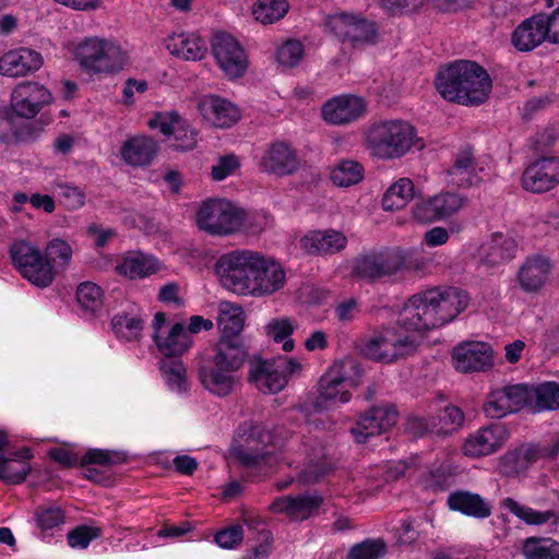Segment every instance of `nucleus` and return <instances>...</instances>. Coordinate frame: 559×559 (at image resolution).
Segmentation results:
<instances>
[{
  "label": "nucleus",
  "mask_w": 559,
  "mask_h": 559,
  "mask_svg": "<svg viewBox=\"0 0 559 559\" xmlns=\"http://www.w3.org/2000/svg\"><path fill=\"white\" fill-rule=\"evenodd\" d=\"M12 264L21 276L38 288L52 284L56 271L48 258L33 243L15 241L10 248Z\"/></svg>",
  "instance_id": "obj_12"
},
{
  "label": "nucleus",
  "mask_w": 559,
  "mask_h": 559,
  "mask_svg": "<svg viewBox=\"0 0 559 559\" xmlns=\"http://www.w3.org/2000/svg\"><path fill=\"white\" fill-rule=\"evenodd\" d=\"M509 439V431L501 423H492L469 433L462 444V453L478 459L498 452Z\"/></svg>",
  "instance_id": "obj_17"
},
{
  "label": "nucleus",
  "mask_w": 559,
  "mask_h": 559,
  "mask_svg": "<svg viewBox=\"0 0 559 559\" xmlns=\"http://www.w3.org/2000/svg\"><path fill=\"white\" fill-rule=\"evenodd\" d=\"M243 539V528L240 524H234L216 533L215 543L225 549H233Z\"/></svg>",
  "instance_id": "obj_63"
},
{
  "label": "nucleus",
  "mask_w": 559,
  "mask_h": 559,
  "mask_svg": "<svg viewBox=\"0 0 559 559\" xmlns=\"http://www.w3.org/2000/svg\"><path fill=\"white\" fill-rule=\"evenodd\" d=\"M521 554L524 559H559V542L551 537H527Z\"/></svg>",
  "instance_id": "obj_42"
},
{
  "label": "nucleus",
  "mask_w": 559,
  "mask_h": 559,
  "mask_svg": "<svg viewBox=\"0 0 559 559\" xmlns=\"http://www.w3.org/2000/svg\"><path fill=\"white\" fill-rule=\"evenodd\" d=\"M366 110L365 100L355 95H340L322 107L324 120L331 124H345L360 118Z\"/></svg>",
  "instance_id": "obj_27"
},
{
  "label": "nucleus",
  "mask_w": 559,
  "mask_h": 559,
  "mask_svg": "<svg viewBox=\"0 0 559 559\" xmlns=\"http://www.w3.org/2000/svg\"><path fill=\"white\" fill-rule=\"evenodd\" d=\"M72 53L88 75H114L129 62L128 51L117 40L97 36L79 41Z\"/></svg>",
  "instance_id": "obj_8"
},
{
  "label": "nucleus",
  "mask_w": 559,
  "mask_h": 559,
  "mask_svg": "<svg viewBox=\"0 0 559 559\" xmlns=\"http://www.w3.org/2000/svg\"><path fill=\"white\" fill-rule=\"evenodd\" d=\"M51 100V93L43 84L35 81H25L19 83L12 90L10 108L15 116L32 119Z\"/></svg>",
  "instance_id": "obj_15"
},
{
  "label": "nucleus",
  "mask_w": 559,
  "mask_h": 559,
  "mask_svg": "<svg viewBox=\"0 0 559 559\" xmlns=\"http://www.w3.org/2000/svg\"><path fill=\"white\" fill-rule=\"evenodd\" d=\"M72 248L67 241L56 238L48 242L45 255L51 264L67 265L72 258Z\"/></svg>",
  "instance_id": "obj_61"
},
{
  "label": "nucleus",
  "mask_w": 559,
  "mask_h": 559,
  "mask_svg": "<svg viewBox=\"0 0 559 559\" xmlns=\"http://www.w3.org/2000/svg\"><path fill=\"white\" fill-rule=\"evenodd\" d=\"M296 324L288 317H278L271 319L264 325L265 335L276 344H282V349L290 353L295 348V342L292 338Z\"/></svg>",
  "instance_id": "obj_41"
},
{
  "label": "nucleus",
  "mask_w": 559,
  "mask_h": 559,
  "mask_svg": "<svg viewBox=\"0 0 559 559\" xmlns=\"http://www.w3.org/2000/svg\"><path fill=\"white\" fill-rule=\"evenodd\" d=\"M530 385L513 384L491 390L483 405L489 418H502L530 405Z\"/></svg>",
  "instance_id": "obj_14"
},
{
  "label": "nucleus",
  "mask_w": 559,
  "mask_h": 559,
  "mask_svg": "<svg viewBox=\"0 0 559 559\" xmlns=\"http://www.w3.org/2000/svg\"><path fill=\"white\" fill-rule=\"evenodd\" d=\"M198 109L209 124L219 129L230 128L241 118L240 110L235 104L217 95L201 97Z\"/></svg>",
  "instance_id": "obj_23"
},
{
  "label": "nucleus",
  "mask_w": 559,
  "mask_h": 559,
  "mask_svg": "<svg viewBox=\"0 0 559 559\" xmlns=\"http://www.w3.org/2000/svg\"><path fill=\"white\" fill-rule=\"evenodd\" d=\"M247 359V350L238 338H219L201 356L198 376L202 386L212 395L225 397L239 382V371Z\"/></svg>",
  "instance_id": "obj_3"
},
{
  "label": "nucleus",
  "mask_w": 559,
  "mask_h": 559,
  "mask_svg": "<svg viewBox=\"0 0 559 559\" xmlns=\"http://www.w3.org/2000/svg\"><path fill=\"white\" fill-rule=\"evenodd\" d=\"M152 326L154 343L157 349L167 357L180 356L192 345V337L183 324L175 323L168 328L164 312L155 313Z\"/></svg>",
  "instance_id": "obj_18"
},
{
  "label": "nucleus",
  "mask_w": 559,
  "mask_h": 559,
  "mask_svg": "<svg viewBox=\"0 0 559 559\" xmlns=\"http://www.w3.org/2000/svg\"><path fill=\"white\" fill-rule=\"evenodd\" d=\"M217 324L222 331L221 338H235L245 325V312L240 306L229 301L218 305Z\"/></svg>",
  "instance_id": "obj_39"
},
{
  "label": "nucleus",
  "mask_w": 559,
  "mask_h": 559,
  "mask_svg": "<svg viewBox=\"0 0 559 559\" xmlns=\"http://www.w3.org/2000/svg\"><path fill=\"white\" fill-rule=\"evenodd\" d=\"M240 167V159L235 154L219 156L211 168V177L215 181H222L233 176Z\"/></svg>",
  "instance_id": "obj_59"
},
{
  "label": "nucleus",
  "mask_w": 559,
  "mask_h": 559,
  "mask_svg": "<svg viewBox=\"0 0 559 559\" xmlns=\"http://www.w3.org/2000/svg\"><path fill=\"white\" fill-rule=\"evenodd\" d=\"M408 331L385 328L367 340L361 350L368 358L385 364L406 357L417 348V341Z\"/></svg>",
  "instance_id": "obj_13"
},
{
  "label": "nucleus",
  "mask_w": 559,
  "mask_h": 559,
  "mask_svg": "<svg viewBox=\"0 0 559 559\" xmlns=\"http://www.w3.org/2000/svg\"><path fill=\"white\" fill-rule=\"evenodd\" d=\"M182 120L180 115L175 110L159 111L148 120L147 126L153 130L158 129L160 133L166 136H171Z\"/></svg>",
  "instance_id": "obj_58"
},
{
  "label": "nucleus",
  "mask_w": 559,
  "mask_h": 559,
  "mask_svg": "<svg viewBox=\"0 0 559 559\" xmlns=\"http://www.w3.org/2000/svg\"><path fill=\"white\" fill-rule=\"evenodd\" d=\"M379 39L376 23L355 14L348 43L354 46L374 45Z\"/></svg>",
  "instance_id": "obj_49"
},
{
  "label": "nucleus",
  "mask_w": 559,
  "mask_h": 559,
  "mask_svg": "<svg viewBox=\"0 0 559 559\" xmlns=\"http://www.w3.org/2000/svg\"><path fill=\"white\" fill-rule=\"evenodd\" d=\"M451 360L453 368L459 372H486L493 366V352L485 342H462L453 348Z\"/></svg>",
  "instance_id": "obj_16"
},
{
  "label": "nucleus",
  "mask_w": 559,
  "mask_h": 559,
  "mask_svg": "<svg viewBox=\"0 0 559 559\" xmlns=\"http://www.w3.org/2000/svg\"><path fill=\"white\" fill-rule=\"evenodd\" d=\"M435 195L440 221H447L456 215L466 204V199L456 192L441 191Z\"/></svg>",
  "instance_id": "obj_52"
},
{
  "label": "nucleus",
  "mask_w": 559,
  "mask_h": 559,
  "mask_svg": "<svg viewBox=\"0 0 559 559\" xmlns=\"http://www.w3.org/2000/svg\"><path fill=\"white\" fill-rule=\"evenodd\" d=\"M167 50L183 60H201L207 51L205 39L193 33L171 34L166 39Z\"/></svg>",
  "instance_id": "obj_33"
},
{
  "label": "nucleus",
  "mask_w": 559,
  "mask_h": 559,
  "mask_svg": "<svg viewBox=\"0 0 559 559\" xmlns=\"http://www.w3.org/2000/svg\"><path fill=\"white\" fill-rule=\"evenodd\" d=\"M364 175L365 168L361 164L353 159H342L332 167L330 178L335 186L347 188L359 183Z\"/></svg>",
  "instance_id": "obj_44"
},
{
  "label": "nucleus",
  "mask_w": 559,
  "mask_h": 559,
  "mask_svg": "<svg viewBox=\"0 0 559 559\" xmlns=\"http://www.w3.org/2000/svg\"><path fill=\"white\" fill-rule=\"evenodd\" d=\"M246 212L226 199H207L197 213L195 224L211 236L226 237L241 230Z\"/></svg>",
  "instance_id": "obj_10"
},
{
  "label": "nucleus",
  "mask_w": 559,
  "mask_h": 559,
  "mask_svg": "<svg viewBox=\"0 0 559 559\" xmlns=\"http://www.w3.org/2000/svg\"><path fill=\"white\" fill-rule=\"evenodd\" d=\"M298 166L296 152L283 141L272 143L261 159V167L264 171L278 176L293 174Z\"/></svg>",
  "instance_id": "obj_30"
},
{
  "label": "nucleus",
  "mask_w": 559,
  "mask_h": 559,
  "mask_svg": "<svg viewBox=\"0 0 559 559\" xmlns=\"http://www.w3.org/2000/svg\"><path fill=\"white\" fill-rule=\"evenodd\" d=\"M76 300L84 310L96 312L103 306L104 292L93 282H83L76 288Z\"/></svg>",
  "instance_id": "obj_51"
},
{
  "label": "nucleus",
  "mask_w": 559,
  "mask_h": 559,
  "mask_svg": "<svg viewBox=\"0 0 559 559\" xmlns=\"http://www.w3.org/2000/svg\"><path fill=\"white\" fill-rule=\"evenodd\" d=\"M35 521L37 526L41 530V538L45 539V532L50 531L64 522V513L60 507L41 506L35 510Z\"/></svg>",
  "instance_id": "obj_56"
},
{
  "label": "nucleus",
  "mask_w": 559,
  "mask_h": 559,
  "mask_svg": "<svg viewBox=\"0 0 559 559\" xmlns=\"http://www.w3.org/2000/svg\"><path fill=\"white\" fill-rule=\"evenodd\" d=\"M435 85L444 99L464 106H478L485 103L492 87L487 71L468 60H457L441 67Z\"/></svg>",
  "instance_id": "obj_4"
},
{
  "label": "nucleus",
  "mask_w": 559,
  "mask_h": 559,
  "mask_svg": "<svg viewBox=\"0 0 559 559\" xmlns=\"http://www.w3.org/2000/svg\"><path fill=\"white\" fill-rule=\"evenodd\" d=\"M542 17V26L546 32L547 40L550 43H559V7L551 13H539Z\"/></svg>",
  "instance_id": "obj_64"
},
{
  "label": "nucleus",
  "mask_w": 559,
  "mask_h": 559,
  "mask_svg": "<svg viewBox=\"0 0 559 559\" xmlns=\"http://www.w3.org/2000/svg\"><path fill=\"white\" fill-rule=\"evenodd\" d=\"M542 23L539 14L524 20L513 32L512 43L514 47L521 51H531L547 40Z\"/></svg>",
  "instance_id": "obj_37"
},
{
  "label": "nucleus",
  "mask_w": 559,
  "mask_h": 559,
  "mask_svg": "<svg viewBox=\"0 0 559 559\" xmlns=\"http://www.w3.org/2000/svg\"><path fill=\"white\" fill-rule=\"evenodd\" d=\"M530 405L535 402L539 409H559V383L544 382L536 386L530 385Z\"/></svg>",
  "instance_id": "obj_48"
},
{
  "label": "nucleus",
  "mask_w": 559,
  "mask_h": 559,
  "mask_svg": "<svg viewBox=\"0 0 559 559\" xmlns=\"http://www.w3.org/2000/svg\"><path fill=\"white\" fill-rule=\"evenodd\" d=\"M99 535V528L88 525H80L68 533L67 539L70 547L84 549Z\"/></svg>",
  "instance_id": "obj_60"
},
{
  "label": "nucleus",
  "mask_w": 559,
  "mask_h": 559,
  "mask_svg": "<svg viewBox=\"0 0 559 559\" xmlns=\"http://www.w3.org/2000/svg\"><path fill=\"white\" fill-rule=\"evenodd\" d=\"M415 127L403 119H384L366 131L365 145L371 156L393 160L405 156L417 143Z\"/></svg>",
  "instance_id": "obj_7"
},
{
  "label": "nucleus",
  "mask_w": 559,
  "mask_h": 559,
  "mask_svg": "<svg viewBox=\"0 0 559 559\" xmlns=\"http://www.w3.org/2000/svg\"><path fill=\"white\" fill-rule=\"evenodd\" d=\"M174 146L178 151H190L197 146L198 132L185 119L177 127L176 132L173 133Z\"/></svg>",
  "instance_id": "obj_62"
},
{
  "label": "nucleus",
  "mask_w": 559,
  "mask_h": 559,
  "mask_svg": "<svg viewBox=\"0 0 559 559\" xmlns=\"http://www.w3.org/2000/svg\"><path fill=\"white\" fill-rule=\"evenodd\" d=\"M524 190L532 193L550 191L559 183V157H543L530 164L521 178Z\"/></svg>",
  "instance_id": "obj_21"
},
{
  "label": "nucleus",
  "mask_w": 559,
  "mask_h": 559,
  "mask_svg": "<svg viewBox=\"0 0 559 559\" xmlns=\"http://www.w3.org/2000/svg\"><path fill=\"white\" fill-rule=\"evenodd\" d=\"M298 359L277 356L272 359H255L251 362L249 381L264 394H276L289 382L290 378L301 371Z\"/></svg>",
  "instance_id": "obj_11"
},
{
  "label": "nucleus",
  "mask_w": 559,
  "mask_h": 559,
  "mask_svg": "<svg viewBox=\"0 0 559 559\" xmlns=\"http://www.w3.org/2000/svg\"><path fill=\"white\" fill-rule=\"evenodd\" d=\"M305 53L304 45L298 39H288L276 50V61L283 68H294L302 59Z\"/></svg>",
  "instance_id": "obj_55"
},
{
  "label": "nucleus",
  "mask_w": 559,
  "mask_h": 559,
  "mask_svg": "<svg viewBox=\"0 0 559 559\" xmlns=\"http://www.w3.org/2000/svg\"><path fill=\"white\" fill-rule=\"evenodd\" d=\"M415 195V186L412 179L402 177L393 182L382 197L384 211H397L407 205Z\"/></svg>",
  "instance_id": "obj_40"
},
{
  "label": "nucleus",
  "mask_w": 559,
  "mask_h": 559,
  "mask_svg": "<svg viewBox=\"0 0 559 559\" xmlns=\"http://www.w3.org/2000/svg\"><path fill=\"white\" fill-rule=\"evenodd\" d=\"M551 260L543 254H533L525 259L518 272L520 287L526 293H537L549 278Z\"/></svg>",
  "instance_id": "obj_29"
},
{
  "label": "nucleus",
  "mask_w": 559,
  "mask_h": 559,
  "mask_svg": "<svg viewBox=\"0 0 559 559\" xmlns=\"http://www.w3.org/2000/svg\"><path fill=\"white\" fill-rule=\"evenodd\" d=\"M302 249L314 255H333L347 246V237L336 229L310 230L301 239Z\"/></svg>",
  "instance_id": "obj_28"
},
{
  "label": "nucleus",
  "mask_w": 559,
  "mask_h": 559,
  "mask_svg": "<svg viewBox=\"0 0 559 559\" xmlns=\"http://www.w3.org/2000/svg\"><path fill=\"white\" fill-rule=\"evenodd\" d=\"M469 296L457 287H431L408 298L399 316L405 330L427 331L452 322L468 306Z\"/></svg>",
  "instance_id": "obj_2"
},
{
  "label": "nucleus",
  "mask_w": 559,
  "mask_h": 559,
  "mask_svg": "<svg viewBox=\"0 0 559 559\" xmlns=\"http://www.w3.org/2000/svg\"><path fill=\"white\" fill-rule=\"evenodd\" d=\"M115 335L122 342H138L142 336L143 320L139 316L118 313L111 319Z\"/></svg>",
  "instance_id": "obj_45"
},
{
  "label": "nucleus",
  "mask_w": 559,
  "mask_h": 559,
  "mask_svg": "<svg viewBox=\"0 0 559 559\" xmlns=\"http://www.w3.org/2000/svg\"><path fill=\"white\" fill-rule=\"evenodd\" d=\"M411 216L419 224L440 222L436 195L418 198L411 207Z\"/></svg>",
  "instance_id": "obj_53"
},
{
  "label": "nucleus",
  "mask_w": 559,
  "mask_h": 559,
  "mask_svg": "<svg viewBox=\"0 0 559 559\" xmlns=\"http://www.w3.org/2000/svg\"><path fill=\"white\" fill-rule=\"evenodd\" d=\"M399 262L395 250L370 252L356 259L354 272L361 278L381 280L399 273Z\"/></svg>",
  "instance_id": "obj_24"
},
{
  "label": "nucleus",
  "mask_w": 559,
  "mask_h": 559,
  "mask_svg": "<svg viewBox=\"0 0 559 559\" xmlns=\"http://www.w3.org/2000/svg\"><path fill=\"white\" fill-rule=\"evenodd\" d=\"M34 457L31 448L23 447L8 455L0 454V479L9 485L22 484L32 471L29 461Z\"/></svg>",
  "instance_id": "obj_32"
},
{
  "label": "nucleus",
  "mask_w": 559,
  "mask_h": 559,
  "mask_svg": "<svg viewBox=\"0 0 559 559\" xmlns=\"http://www.w3.org/2000/svg\"><path fill=\"white\" fill-rule=\"evenodd\" d=\"M160 372L167 388L178 394H186L190 384L187 378V369L179 359H164L160 364Z\"/></svg>",
  "instance_id": "obj_43"
},
{
  "label": "nucleus",
  "mask_w": 559,
  "mask_h": 559,
  "mask_svg": "<svg viewBox=\"0 0 559 559\" xmlns=\"http://www.w3.org/2000/svg\"><path fill=\"white\" fill-rule=\"evenodd\" d=\"M399 257V272L409 271L419 275L431 274L440 264L442 254L435 253H420L416 251L405 252L395 250Z\"/></svg>",
  "instance_id": "obj_38"
},
{
  "label": "nucleus",
  "mask_w": 559,
  "mask_h": 559,
  "mask_svg": "<svg viewBox=\"0 0 559 559\" xmlns=\"http://www.w3.org/2000/svg\"><path fill=\"white\" fill-rule=\"evenodd\" d=\"M463 423L462 409L449 404L439 409L437 419H432V428H436L437 433H450L459 429Z\"/></svg>",
  "instance_id": "obj_50"
},
{
  "label": "nucleus",
  "mask_w": 559,
  "mask_h": 559,
  "mask_svg": "<svg viewBox=\"0 0 559 559\" xmlns=\"http://www.w3.org/2000/svg\"><path fill=\"white\" fill-rule=\"evenodd\" d=\"M399 413L394 406H374L361 414L350 433L357 443H366L370 437L381 435L395 425Z\"/></svg>",
  "instance_id": "obj_20"
},
{
  "label": "nucleus",
  "mask_w": 559,
  "mask_h": 559,
  "mask_svg": "<svg viewBox=\"0 0 559 559\" xmlns=\"http://www.w3.org/2000/svg\"><path fill=\"white\" fill-rule=\"evenodd\" d=\"M159 261L148 253L142 251H128L116 264L115 270L120 276L129 280H142L158 272Z\"/></svg>",
  "instance_id": "obj_31"
},
{
  "label": "nucleus",
  "mask_w": 559,
  "mask_h": 559,
  "mask_svg": "<svg viewBox=\"0 0 559 559\" xmlns=\"http://www.w3.org/2000/svg\"><path fill=\"white\" fill-rule=\"evenodd\" d=\"M385 543L378 539H366L354 545L347 555L348 559H379L385 554Z\"/></svg>",
  "instance_id": "obj_57"
},
{
  "label": "nucleus",
  "mask_w": 559,
  "mask_h": 559,
  "mask_svg": "<svg viewBox=\"0 0 559 559\" xmlns=\"http://www.w3.org/2000/svg\"><path fill=\"white\" fill-rule=\"evenodd\" d=\"M545 457L543 445L521 444L499 457L498 471L508 477L518 476L527 471L533 463Z\"/></svg>",
  "instance_id": "obj_26"
},
{
  "label": "nucleus",
  "mask_w": 559,
  "mask_h": 559,
  "mask_svg": "<svg viewBox=\"0 0 559 559\" xmlns=\"http://www.w3.org/2000/svg\"><path fill=\"white\" fill-rule=\"evenodd\" d=\"M323 503V498L317 492H306L295 497L276 498L270 506L274 513H283L294 521H304L314 515Z\"/></svg>",
  "instance_id": "obj_25"
},
{
  "label": "nucleus",
  "mask_w": 559,
  "mask_h": 559,
  "mask_svg": "<svg viewBox=\"0 0 559 559\" xmlns=\"http://www.w3.org/2000/svg\"><path fill=\"white\" fill-rule=\"evenodd\" d=\"M447 504L452 511L475 519H487L491 514V506L480 495L468 490H455L448 496Z\"/></svg>",
  "instance_id": "obj_34"
},
{
  "label": "nucleus",
  "mask_w": 559,
  "mask_h": 559,
  "mask_svg": "<svg viewBox=\"0 0 559 559\" xmlns=\"http://www.w3.org/2000/svg\"><path fill=\"white\" fill-rule=\"evenodd\" d=\"M288 10L287 0H258L252 7V14L258 22L266 25L283 19Z\"/></svg>",
  "instance_id": "obj_47"
},
{
  "label": "nucleus",
  "mask_w": 559,
  "mask_h": 559,
  "mask_svg": "<svg viewBox=\"0 0 559 559\" xmlns=\"http://www.w3.org/2000/svg\"><path fill=\"white\" fill-rule=\"evenodd\" d=\"M43 63V56L34 49H10L0 56V75L14 79L27 76L37 72Z\"/></svg>",
  "instance_id": "obj_22"
},
{
  "label": "nucleus",
  "mask_w": 559,
  "mask_h": 559,
  "mask_svg": "<svg viewBox=\"0 0 559 559\" xmlns=\"http://www.w3.org/2000/svg\"><path fill=\"white\" fill-rule=\"evenodd\" d=\"M215 273L226 289L240 296H271L286 283V272L278 261L252 250L221 255Z\"/></svg>",
  "instance_id": "obj_1"
},
{
  "label": "nucleus",
  "mask_w": 559,
  "mask_h": 559,
  "mask_svg": "<svg viewBox=\"0 0 559 559\" xmlns=\"http://www.w3.org/2000/svg\"><path fill=\"white\" fill-rule=\"evenodd\" d=\"M212 51L222 71L236 79L245 74L248 59L243 48L229 34L217 33L212 39Z\"/></svg>",
  "instance_id": "obj_19"
},
{
  "label": "nucleus",
  "mask_w": 559,
  "mask_h": 559,
  "mask_svg": "<svg viewBox=\"0 0 559 559\" xmlns=\"http://www.w3.org/2000/svg\"><path fill=\"white\" fill-rule=\"evenodd\" d=\"M361 379L359 365L350 358L335 361L321 376L318 382V396L310 403H302L298 411L309 425H318L310 418L312 412L322 413L331 405L346 404L352 399V390L356 389Z\"/></svg>",
  "instance_id": "obj_5"
},
{
  "label": "nucleus",
  "mask_w": 559,
  "mask_h": 559,
  "mask_svg": "<svg viewBox=\"0 0 559 559\" xmlns=\"http://www.w3.org/2000/svg\"><path fill=\"white\" fill-rule=\"evenodd\" d=\"M502 507L509 510L513 515L519 518L527 525L545 524L551 521L556 515L554 511H537L531 507L519 503L516 500L510 497L503 499Z\"/></svg>",
  "instance_id": "obj_46"
},
{
  "label": "nucleus",
  "mask_w": 559,
  "mask_h": 559,
  "mask_svg": "<svg viewBox=\"0 0 559 559\" xmlns=\"http://www.w3.org/2000/svg\"><path fill=\"white\" fill-rule=\"evenodd\" d=\"M282 447L281 460L296 471L300 484L318 483L331 471V465L325 460L324 447L316 438L290 436Z\"/></svg>",
  "instance_id": "obj_9"
},
{
  "label": "nucleus",
  "mask_w": 559,
  "mask_h": 559,
  "mask_svg": "<svg viewBox=\"0 0 559 559\" xmlns=\"http://www.w3.org/2000/svg\"><path fill=\"white\" fill-rule=\"evenodd\" d=\"M236 435L245 443L234 449L235 459L246 469L242 477L255 480L271 473L280 460L271 449L277 445L273 432L263 424L249 420L238 426Z\"/></svg>",
  "instance_id": "obj_6"
},
{
  "label": "nucleus",
  "mask_w": 559,
  "mask_h": 559,
  "mask_svg": "<svg viewBox=\"0 0 559 559\" xmlns=\"http://www.w3.org/2000/svg\"><path fill=\"white\" fill-rule=\"evenodd\" d=\"M158 151L154 139L147 135H136L128 139L121 147L122 159L131 166L151 164Z\"/></svg>",
  "instance_id": "obj_36"
},
{
  "label": "nucleus",
  "mask_w": 559,
  "mask_h": 559,
  "mask_svg": "<svg viewBox=\"0 0 559 559\" xmlns=\"http://www.w3.org/2000/svg\"><path fill=\"white\" fill-rule=\"evenodd\" d=\"M354 17L355 14L348 12L331 14L325 19L324 28L341 41L348 43Z\"/></svg>",
  "instance_id": "obj_54"
},
{
  "label": "nucleus",
  "mask_w": 559,
  "mask_h": 559,
  "mask_svg": "<svg viewBox=\"0 0 559 559\" xmlns=\"http://www.w3.org/2000/svg\"><path fill=\"white\" fill-rule=\"evenodd\" d=\"M516 250L518 242L512 236L496 233L481 246V261L490 266L499 265L512 260Z\"/></svg>",
  "instance_id": "obj_35"
}]
</instances>
